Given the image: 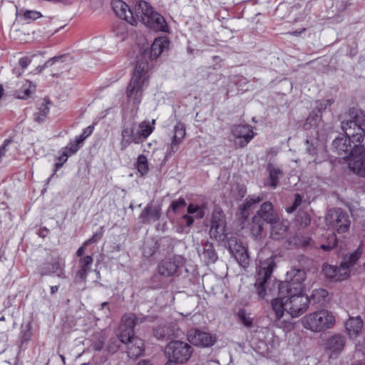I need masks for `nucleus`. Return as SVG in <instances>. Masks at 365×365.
<instances>
[{"instance_id":"obj_1","label":"nucleus","mask_w":365,"mask_h":365,"mask_svg":"<svg viewBox=\"0 0 365 365\" xmlns=\"http://www.w3.org/2000/svg\"><path fill=\"white\" fill-rule=\"evenodd\" d=\"M305 279L304 270L292 269L287 272L286 280L278 284V296L271 302L277 319H280L285 312L294 318L307 311L309 298L303 293Z\"/></svg>"},{"instance_id":"obj_2","label":"nucleus","mask_w":365,"mask_h":365,"mask_svg":"<svg viewBox=\"0 0 365 365\" xmlns=\"http://www.w3.org/2000/svg\"><path fill=\"white\" fill-rule=\"evenodd\" d=\"M154 128L149 120H144L139 124H124L121 130V150H125L131 143H141L153 132Z\"/></svg>"},{"instance_id":"obj_3","label":"nucleus","mask_w":365,"mask_h":365,"mask_svg":"<svg viewBox=\"0 0 365 365\" xmlns=\"http://www.w3.org/2000/svg\"><path fill=\"white\" fill-rule=\"evenodd\" d=\"M134 11L138 20L147 27L156 31H167L168 24L165 19L155 11L148 2L138 1Z\"/></svg>"},{"instance_id":"obj_4","label":"nucleus","mask_w":365,"mask_h":365,"mask_svg":"<svg viewBox=\"0 0 365 365\" xmlns=\"http://www.w3.org/2000/svg\"><path fill=\"white\" fill-rule=\"evenodd\" d=\"M304 328L313 332L331 329L336 324V316L328 309H320L305 315L301 320Z\"/></svg>"},{"instance_id":"obj_5","label":"nucleus","mask_w":365,"mask_h":365,"mask_svg":"<svg viewBox=\"0 0 365 365\" xmlns=\"http://www.w3.org/2000/svg\"><path fill=\"white\" fill-rule=\"evenodd\" d=\"M361 254L362 252L357 249L354 252L344 256L339 267L324 264L323 272L325 277L336 282L346 280L349 278L351 268L359 259Z\"/></svg>"},{"instance_id":"obj_6","label":"nucleus","mask_w":365,"mask_h":365,"mask_svg":"<svg viewBox=\"0 0 365 365\" xmlns=\"http://www.w3.org/2000/svg\"><path fill=\"white\" fill-rule=\"evenodd\" d=\"M192 347L187 343L175 340L167 344L165 354L168 359H172L180 364L187 362L192 356Z\"/></svg>"},{"instance_id":"obj_7","label":"nucleus","mask_w":365,"mask_h":365,"mask_svg":"<svg viewBox=\"0 0 365 365\" xmlns=\"http://www.w3.org/2000/svg\"><path fill=\"white\" fill-rule=\"evenodd\" d=\"M275 266L274 259L272 257L260 262L255 287L258 296L265 299L269 294L267 292L266 284L268 278L271 276L274 267Z\"/></svg>"},{"instance_id":"obj_8","label":"nucleus","mask_w":365,"mask_h":365,"mask_svg":"<svg viewBox=\"0 0 365 365\" xmlns=\"http://www.w3.org/2000/svg\"><path fill=\"white\" fill-rule=\"evenodd\" d=\"M326 222L329 228L338 233L348 232L351 225L348 214L339 208L329 210L326 216Z\"/></svg>"},{"instance_id":"obj_9","label":"nucleus","mask_w":365,"mask_h":365,"mask_svg":"<svg viewBox=\"0 0 365 365\" xmlns=\"http://www.w3.org/2000/svg\"><path fill=\"white\" fill-rule=\"evenodd\" d=\"M210 235L217 240H223L227 236L225 217L222 211L215 210L212 215Z\"/></svg>"},{"instance_id":"obj_10","label":"nucleus","mask_w":365,"mask_h":365,"mask_svg":"<svg viewBox=\"0 0 365 365\" xmlns=\"http://www.w3.org/2000/svg\"><path fill=\"white\" fill-rule=\"evenodd\" d=\"M349 159V168L356 174L365 177V148L362 145L352 150Z\"/></svg>"},{"instance_id":"obj_11","label":"nucleus","mask_w":365,"mask_h":365,"mask_svg":"<svg viewBox=\"0 0 365 365\" xmlns=\"http://www.w3.org/2000/svg\"><path fill=\"white\" fill-rule=\"evenodd\" d=\"M358 115L356 113L354 117L349 120L341 121V129L345 133V136L352 140V142H356L359 144L363 140V130L358 121Z\"/></svg>"},{"instance_id":"obj_12","label":"nucleus","mask_w":365,"mask_h":365,"mask_svg":"<svg viewBox=\"0 0 365 365\" xmlns=\"http://www.w3.org/2000/svg\"><path fill=\"white\" fill-rule=\"evenodd\" d=\"M234 138L233 142L236 148H243L253 138L254 133L252 127L247 125H235L231 128Z\"/></svg>"},{"instance_id":"obj_13","label":"nucleus","mask_w":365,"mask_h":365,"mask_svg":"<svg viewBox=\"0 0 365 365\" xmlns=\"http://www.w3.org/2000/svg\"><path fill=\"white\" fill-rule=\"evenodd\" d=\"M346 339L341 334H334L328 337L324 343L325 352L331 358H336L344 349Z\"/></svg>"},{"instance_id":"obj_14","label":"nucleus","mask_w":365,"mask_h":365,"mask_svg":"<svg viewBox=\"0 0 365 365\" xmlns=\"http://www.w3.org/2000/svg\"><path fill=\"white\" fill-rule=\"evenodd\" d=\"M187 340L199 347H210L216 342V336L209 332L191 329L187 333Z\"/></svg>"},{"instance_id":"obj_15","label":"nucleus","mask_w":365,"mask_h":365,"mask_svg":"<svg viewBox=\"0 0 365 365\" xmlns=\"http://www.w3.org/2000/svg\"><path fill=\"white\" fill-rule=\"evenodd\" d=\"M148 85V81L131 78L126 91L128 101L138 104L141 101L143 93Z\"/></svg>"},{"instance_id":"obj_16","label":"nucleus","mask_w":365,"mask_h":365,"mask_svg":"<svg viewBox=\"0 0 365 365\" xmlns=\"http://www.w3.org/2000/svg\"><path fill=\"white\" fill-rule=\"evenodd\" d=\"M135 319L133 314H125L123 317L118 335V338L122 343L127 344L135 338L133 328L135 326Z\"/></svg>"},{"instance_id":"obj_17","label":"nucleus","mask_w":365,"mask_h":365,"mask_svg":"<svg viewBox=\"0 0 365 365\" xmlns=\"http://www.w3.org/2000/svg\"><path fill=\"white\" fill-rule=\"evenodd\" d=\"M352 140L346 136H341L336 138L333 143L332 145L335 152L346 162L349 165V159L348 158L351 155L352 150L355 146L359 145H354L351 146V141Z\"/></svg>"},{"instance_id":"obj_18","label":"nucleus","mask_w":365,"mask_h":365,"mask_svg":"<svg viewBox=\"0 0 365 365\" xmlns=\"http://www.w3.org/2000/svg\"><path fill=\"white\" fill-rule=\"evenodd\" d=\"M113 9L115 14L120 19H124L131 25L136 24L132 11L129 6L121 0H115L112 3Z\"/></svg>"},{"instance_id":"obj_19","label":"nucleus","mask_w":365,"mask_h":365,"mask_svg":"<svg viewBox=\"0 0 365 365\" xmlns=\"http://www.w3.org/2000/svg\"><path fill=\"white\" fill-rule=\"evenodd\" d=\"M363 321L359 317H350L345 323L347 335L351 339H356L361 331Z\"/></svg>"},{"instance_id":"obj_20","label":"nucleus","mask_w":365,"mask_h":365,"mask_svg":"<svg viewBox=\"0 0 365 365\" xmlns=\"http://www.w3.org/2000/svg\"><path fill=\"white\" fill-rule=\"evenodd\" d=\"M257 215L269 224L279 220L278 214L273 210V206L269 202H266L262 205L260 210L257 212Z\"/></svg>"},{"instance_id":"obj_21","label":"nucleus","mask_w":365,"mask_h":365,"mask_svg":"<svg viewBox=\"0 0 365 365\" xmlns=\"http://www.w3.org/2000/svg\"><path fill=\"white\" fill-rule=\"evenodd\" d=\"M185 135V125L182 123H178L175 126L174 135L170 143V153H174L177 151L178 145L182 143Z\"/></svg>"},{"instance_id":"obj_22","label":"nucleus","mask_w":365,"mask_h":365,"mask_svg":"<svg viewBox=\"0 0 365 365\" xmlns=\"http://www.w3.org/2000/svg\"><path fill=\"white\" fill-rule=\"evenodd\" d=\"M161 215V209L158 205H148L141 212L140 218L143 222L157 221Z\"/></svg>"},{"instance_id":"obj_23","label":"nucleus","mask_w":365,"mask_h":365,"mask_svg":"<svg viewBox=\"0 0 365 365\" xmlns=\"http://www.w3.org/2000/svg\"><path fill=\"white\" fill-rule=\"evenodd\" d=\"M126 344H128L127 353L129 357L135 359L143 354L144 342L141 339L135 337Z\"/></svg>"},{"instance_id":"obj_24","label":"nucleus","mask_w":365,"mask_h":365,"mask_svg":"<svg viewBox=\"0 0 365 365\" xmlns=\"http://www.w3.org/2000/svg\"><path fill=\"white\" fill-rule=\"evenodd\" d=\"M178 269V265L175 261L170 259L162 261L158 267V272L160 276L168 277L173 275Z\"/></svg>"},{"instance_id":"obj_25","label":"nucleus","mask_w":365,"mask_h":365,"mask_svg":"<svg viewBox=\"0 0 365 365\" xmlns=\"http://www.w3.org/2000/svg\"><path fill=\"white\" fill-rule=\"evenodd\" d=\"M169 41L167 37L161 36L153 41L150 48V55L153 58H158L165 50L168 48Z\"/></svg>"},{"instance_id":"obj_26","label":"nucleus","mask_w":365,"mask_h":365,"mask_svg":"<svg viewBox=\"0 0 365 365\" xmlns=\"http://www.w3.org/2000/svg\"><path fill=\"white\" fill-rule=\"evenodd\" d=\"M148 63L145 61L138 60L135 64L133 75L131 78L148 81Z\"/></svg>"},{"instance_id":"obj_27","label":"nucleus","mask_w":365,"mask_h":365,"mask_svg":"<svg viewBox=\"0 0 365 365\" xmlns=\"http://www.w3.org/2000/svg\"><path fill=\"white\" fill-rule=\"evenodd\" d=\"M271 232L270 236L274 240H279L284 236L285 234L287 226L279 220V219L275 222H271Z\"/></svg>"},{"instance_id":"obj_28","label":"nucleus","mask_w":365,"mask_h":365,"mask_svg":"<svg viewBox=\"0 0 365 365\" xmlns=\"http://www.w3.org/2000/svg\"><path fill=\"white\" fill-rule=\"evenodd\" d=\"M36 89V86L32 84L31 82L29 81H26L19 88L16 92V96L21 99H26L29 98L31 93H34Z\"/></svg>"},{"instance_id":"obj_29","label":"nucleus","mask_w":365,"mask_h":365,"mask_svg":"<svg viewBox=\"0 0 365 365\" xmlns=\"http://www.w3.org/2000/svg\"><path fill=\"white\" fill-rule=\"evenodd\" d=\"M230 251L240 266L244 268L248 266L250 259L247 249H241V250L237 251L235 247H233L232 250Z\"/></svg>"},{"instance_id":"obj_30","label":"nucleus","mask_w":365,"mask_h":365,"mask_svg":"<svg viewBox=\"0 0 365 365\" xmlns=\"http://www.w3.org/2000/svg\"><path fill=\"white\" fill-rule=\"evenodd\" d=\"M62 264L58 261H54L53 262L44 263L41 267V272L42 275H48L58 272L61 269Z\"/></svg>"},{"instance_id":"obj_31","label":"nucleus","mask_w":365,"mask_h":365,"mask_svg":"<svg viewBox=\"0 0 365 365\" xmlns=\"http://www.w3.org/2000/svg\"><path fill=\"white\" fill-rule=\"evenodd\" d=\"M93 263V258L91 256H86L80 260V269L78 272V275L81 278L84 279L90 270L91 266Z\"/></svg>"},{"instance_id":"obj_32","label":"nucleus","mask_w":365,"mask_h":365,"mask_svg":"<svg viewBox=\"0 0 365 365\" xmlns=\"http://www.w3.org/2000/svg\"><path fill=\"white\" fill-rule=\"evenodd\" d=\"M238 320L247 328H251L253 324V318L251 313L247 312L244 309H240L237 312Z\"/></svg>"},{"instance_id":"obj_33","label":"nucleus","mask_w":365,"mask_h":365,"mask_svg":"<svg viewBox=\"0 0 365 365\" xmlns=\"http://www.w3.org/2000/svg\"><path fill=\"white\" fill-rule=\"evenodd\" d=\"M268 170L269 173V185L272 187H276L278 184L279 178L282 173L280 170V169L273 167L272 165H269Z\"/></svg>"},{"instance_id":"obj_34","label":"nucleus","mask_w":365,"mask_h":365,"mask_svg":"<svg viewBox=\"0 0 365 365\" xmlns=\"http://www.w3.org/2000/svg\"><path fill=\"white\" fill-rule=\"evenodd\" d=\"M262 198L259 197H248L241 206L242 215L247 216L249 215L248 210L255 204L259 202Z\"/></svg>"},{"instance_id":"obj_35","label":"nucleus","mask_w":365,"mask_h":365,"mask_svg":"<svg viewBox=\"0 0 365 365\" xmlns=\"http://www.w3.org/2000/svg\"><path fill=\"white\" fill-rule=\"evenodd\" d=\"M137 168L142 175H144L148 173V162L147 158L144 155H140L138 157Z\"/></svg>"},{"instance_id":"obj_36","label":"nucleus","mask_w":365,"mask_h":365,"mask_svg":"<svg viewBox=\"0 0 365 365\" xmlns=\"http://www.w3.org/2000/svg\"><path fill=\"white\" fill-rule=\"evenodd\" d=\"M82 147L78 142L75 139L71 141L66 147L61 150V152H64L69 154V156L75 154Z\"/></svg>"},{"instance_id":"obj_37","label":"nucleus","mask_w":365,"mask_h":365,"mask_svg":"<svg viewBox=\"0 0 365 365\" xmlns=\"http://www.w3.org/2000/svg\"><path fill=\"white\" fill-rule=\"evenodd\" d=\"M188 214H196L195 217L197 219H202L205 216V210L202 207L196 204L190 203L187 207Z\"/></svg>"},{"instance_id":"obj_38","label":"nucleus","mask_w":365,"mask_h":365,"mask_svg":"<svg viewBox=\"0 0 365 365\" xmlns=\"http://www.w3.org/2000/svg\"><path fill=\"white\" fill-rule=\"evenodd\" d=\"M328 295V292L324 289H315L313 290L312 294L311 295V298L316 303H320L322 300H324Z\"/></svg>"},{"instance_id":"obj_39","label":"nucleus","mask_w":365,"mask_h":365,"mask_svg":"<svg viewBox=\"0 0 365 365\" xmlns=\"http://www.w3.org/2000/svg\"><path fill=\"white\" fill-rule=\"evenodd\" d=\"M336 237L335 234H331L328 238L327 245H322L321 248L324 251H329L333 249L336 245Z\"/></svg>"},{"instance_id":"obj_40","label":"nucleus","mask_w":365,"mask_h":365,"mask_svg":"<svg viewBox=\"0 0 365 365\" xmlns=\"http://www.w3.org/2000/svg\"><path fill=\"white\" fill-rule=\"evenodd\" d=\"M95 336L98 338V341L93 343V348L96 351H100L103 347L106 337L101 333L96 334Z\"/></svg>"},{"instance_id":"obj_41","label":"nucleus","mask_w":365,"mask_h":365,"mask_svg":"<svg viewBox=\"0 0 365 365\" xmlns=\"http://www.w3.org/2000/svg\"><path fill=\"white\" fill-rule=\"evenodd\" d=\"M186 205L185 199L180 197L178 200L173 201L170 205V208L174 212H178L179 209Z\"/></svg>"},{"instance_id":"obj_42","label":"nucleus","mask_w":365,"mask_h":365,"mask_svg":"<svg viewBox=\"0 0 365 365\" xmlns=\"http://www.w3.org/2000/svg\"><path fill=\"white\" fill-rule=\"evenodd\" d=\"M41 16V13L36 11H26L23 14L24 20H36Z\"/></svg>"},{"instance_id":"obj_43","label":"nucleus","mask_w":365,"mask_h":365,"mask_svg":"<svg viewBox=\"0 0 365 365\" xmlns=\"http://www.w3.org/2000/svg\"><path fill=\"white\" fill-rule=\"evenodd\" d=\"M302 197L299 194L295 195L294 202L292 207H287L286 209L287 212L291 213L294 212L302 203Z\"/></svg>"},{"instance_id":"obj_44","label":"nucleus","mask_w":365,"mask_h":365,"mask_svg":"<svg viewBox=\"0 0 365 365\" xmlns=\"http://www.w3.org/2000/svg\"><path fill=\"white\" fill-rule=\"evenodd\" d=\"M61 155L58 158V162L55 164L56 171L61 168L63 164L67 161L69 154L64 152H61Z\"/></svg>"},{"instance_id":"obj_45","label":"nucleus","mask_w":365,"mask_h":365,"mask_svg":"<svg viewBox=\"0 0 365 365\" xmlns=\"http://www.w3.org/2000/svg\"><path fill=\"white\" fill-rule=\"evenodd\" d=\"M228 244L230 250H232L233 247H235L237 251L241 250V249H247L240 242H238L236 238H230Z\"/></svg>"},{"instance_id":"obj_46","label":"nucleus","mask_w":365,"mask_h":365,"mask_svg":"<svg viewBox=\"0 0 365 365\" xmlns=\"http://www.w3.org/2000/svg\"><path fill=\"white\" fill-rule=\"evenodd\" d=\"M155 335L158 339H160V338H164V337H170V336L174 335V334L170 333V331H168L167 330L166 327H163L160 329H155Z\"/></svg>"},{"instance_id":"obj_47","label":"nucleus","mask_w":365,"mask_h":365,"mask_svg":"<svg viewBox=\"0 0 365 365\" xmlns=\"http://www.w3.org/2000/svg\"><path fill=\"white\" fill-rule=\"evenodd\" d=\"M333 103L331 100H322L317 102V108L318 110L321 113L322 111L326 110L328 107H329Z\"/></svg>"},{"instance_id":"obj_48","label":"nucleus","mask_w":365,"mask_h":365,"mask_svg":"<svg viewBox=\"0 0 365 365\" xmlns=\"http://www.w3.org/2000/svg\"><path fill=\"white\" fill-rule=\"evenodd\" d=\"M103 236V232H96L95 233L92 237H91L90 239H88V240H86L85 242H84V246H87L90 244H92V243H95L96 242H98V240H101V238Z\"/></svg>"},{"instance_id":"obj_49","label":"nucleus","mask_w":365,"mask_h":365,"mask_svg":"<svg viewBox=\"0 0 365 365\" xmlns=\"http://www.w3.org/2000/svg\"><path fill=\"white\" fill-rule=\"evenodd\" d=\"M356 350L365 356V337L356 344Z\"/></svg>"},{"instance_id":"obj_50","label":"nucleus","mask_w":365,"mask_h":365,"mask_svg":"<svg viewBox=\"0 0 365 365\" xmlns=\"http://www.w3.org/2000/svg\"><path fill=\"white\" fill-rule=\"evenodd\" d=\"M358 121L360 123L361 128L363 130V136L365 133V114L362 113H359L358 115Z\"/></svg>"},{"instance_id":"obj_51","label":"nucleus","mask_w":365,"mask_h":365,"mask_svg":"<svg viewBox=\"0 0 365 365\" xmlns=\"http://www.w3.org/2000/svg\"><path fill=\"white\" fill-rule=\"evenodd\" d=\"M182 218L185 220L186 225L187 226H191L193 224L194 218L190 215H185L182 216Z\"/></svg>"},{"instance_id":"obj_52","label":"nucleus","mask_w":365,"mask_h":365,"mask_svg":"<svg viewBox=\"0 0 365 365\" xmlns=\"http://www.w3.org/2000/svg\"><path fill=\"white\" fill-rule=\"evenodd\" d=\"M29 63L30 60L27 57L22 58L19 60V64L22 68H26Z\"/></svg>"},{"instance_id":"obj_53","label":"nucleus","mask_w":365,"mask_h":365,"mask_svg":"<svg viewBox=\"0 0 365 365\" xmlns=\"http://www.w3.org/2000/svg\"><path fill=\"white\" fill-rule=\"evenodd\" d=\"M302 222L305 226H308L311 222V217L308 214H304L302 217Z\"/></svg>"},{"instance_id":"obj_54","label":"nucleus","mask_w":365,"mask_h":365,"mask_svg":"<svg viewBox=\"0 0 365 365\" xmlns=\"http://www.w3.org/2000/svg\"><path fill=\"white\" fill-rule=\"evenodd\" d=\"M88 137L85 135L83 133H82L79 136L76 138V140L80 143L82 146L83 145V141L87 138Z\"/></svg>"},{"instance_id":"obj_55","label":"nucleus","mask_w":365,"mask_h":365,"mask_svg":"<svg viewBox=\"0 0 365 365\" xmlns=\"http://www.w3.org/2000/svg\"><path fill=\"white\" fill-rule=\"evenodd\" d=\"M62 57H61V56H58V57H54L53 58L49 59L48 61H47L45 63V66H51L53 63H54L56 61H58Z\"/></svg>"},{"instance_id":"obj_56","label":"nucleus","mask_w":365,"mask_h":365,"mask_svg":"<svg viewBox=\"0 0 365 365\" xmlns=\"http://www.w3.org/2000/svg\"><path fill=\"white\" fill-rule=\"evenodd\" d=\"M93 131V126H88L87 128H86L83 133L85 134V135H86L87 137L90 136L92 133Z\"/></svg>"},{"instance_id":"obj_57","label":"nucleus","mask_w":365,"mask_h":365,"mask_svg":"<svg viewBox=\"0 0 365 365\" xmlns=\"http://www.w3.org/2000/svg\"><path fill=\"white\" fill-rule=\"evenodd\" d=\"M85 247L86 246H84V245H83L82 247L78 248V250L76 252L77 256L81 257L84 253V252H85Z\"/></svg>"},{"instance_id":"obj_58","label":"nucleus","mask_w":365,"mask_h":365,"mask_svg":"<svg viewBox=\"0 0 365 365\" xmlns=\"http://www.w3.org/2000/svg\"><path fill=\"white\" fill-rule=\"evenodd\" d=\"M207 254H208V256H209L210 259L212 261H215V260L216 256H215V253L212 250H207Z\"/></svg>"},{"instance_id":"obj_59","label":"nucleus","mask_w":365,"mask_h":365,"mask_svg":"<svg viewBox=\"0 0 365 365\" xmlns=\"http://www.w3.org/2000/svg\"><path fill=\"white\" fill-rule=\"evenodd\" d=\"M177 364L179 363L174 360H172V359H168V362L165 365H176Z\"/></svg>"},{"instance_id":"obj_60","label":"nucleus","mask_w":365,"mask_h":365,"mask_svg":"<svg viewBox=\"0 0 365 365\" xmlns=\"http://www.w3.org/2000/svg\"><path fill=\"white\" fill-rule=\"evenodd\" d=\"M58 290V286H52L51 287V293L52 294H55L56 292H57Z\"/></svg>"},{"instance_id":"obj_61","label":"nucleus","mask_w":365,"mask_h":365,"mask_svg":"<svg viewBox=\"0 0 365 365\" xmlns=\"http://www.w3.org/2000/svg\"><path fill=\"white\" fill-rule=\"evenodd\" d=\"M48 108L46 106H45L42 110L41 115L45 116L48 113Z\"/></svg>"},{"instance_id":"obj_62","label":"nucleus","mask_w":365,"mask_h":365,"mask_svg":"<svg viewBox=\"0 0 365 365\" xmlns=\"http://www.w3.org/2000/svg\"><path fill=\"white\" fill-rule=\"evenodd\" d=\"M138 365H151L149 361H142L138 363Z\"/></svg>"},{"instance_id":"obj_63","label":"nucleus","mask_w":365,"mask_h":365,"mask_svg":"<svg viewBox=\"0 0 365 365\" xmlns=\"http://www.w3.org/2000/svg\"><path fill=\"white\" fill-rule=\"evenodd\" d=\"M304 30H305V29H303L302 31H299V32H298V31H294V32H292V35H294V36H297V35L300 34H301L302 31H304Z\"/></svg>"},{"instance_id":"obj_64","label":"nucleus","mask_w":365,"mask_h":365,"mask_svg":"<svg viewBox=\"0 0 365 365\" xmlns=\"http://www.w3.org/2000/svg\"><path fill=\"white\" fill-rule=\"evenodd\" d=\"M107 304H108V303H107V302H103V303L101 304V308H102V309H103V308L107 305Z\"/></svg>"}]
</instances>
